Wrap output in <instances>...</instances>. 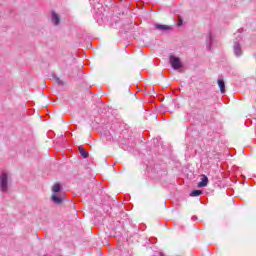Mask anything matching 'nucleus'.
I'll return each mask as SVG.
<instances>
[{
  "label": "nucleus",
  "instance_id": "obj_1",
  "mask_svg": "<svg viewBox=\"0 0 256 256\" xmlns=\"http://www.w3.org/2000/svg\"><path fill=\"white\" fill-rule=\"evenodd\" d=\"M52 191L54 193L52 195V201L56 203V205H61V203L65 201V196H57V193L61 191V184L59 183L54 184V186L52 187Z\"/></svg>",
  "mask_w": 256,
  "mask_h": 256
},
{
  "label": "nucleus",
  "instance_id": "obj_2",
  "mask_svg": "<svg viewBox=\"0 0 256 256\" xmlns=\"http://www.w3.org/2000/svg\"><path fill=\"white\" fill-rule=\"evenodd\" d=\"M7 172H2L0 175V191H2L3 193L7 192Z\"/></svg>",
  "mask_w": 256,
  "mask_h": 256
},
{
  "label": "nucleus",
  "instance_id": "obj_3",
  "mask_svg": "<svg viewBox=\"0 0 256 256\" xmlns=\"http://www.w3.org/2000/svg\"><path fill=\"white\" fill-rule=\"evenodd\" d=\"M170 64L176 71H179V69L183 68L181 60L175 56H170Z\"/></svg>",
  "mask_w": 256,
  "mask_h": 256
},
{
  "label": "nucleus",
  "instance_id": "obj_4",
  "mask_svg": "<svg viewBox=\"0 0 256 256\" xmlns=\"http://www.w3.org/2000/svg\"><path fill=\"white\" fill-rule=\"evenodd\" d=\"M234 53L237 57H241V55H243V50H241V45L239 42L234 44Z\"/></svg>",
  "mask_w": 256,
  "mask_h": 256
},
{
  "label": "nucleus",
  "instance_id": "obj_5",
  "mask_svg": "<svg viewBox=\"0 0 256 256\" xmlns=\"http://www.w3.org/2000/svg\"><path fill=\"white\" fill-rule=\"evenodd\" d=\"M208 183H209V178L203 175L201 182L198 183V187H207Z\"/></svg>",
  "mask_w": 256,
  "mask_h": 256
},
{
  "label": "nucleus",
  "instance_id": "obj_6",
  "mask_svg": "<svg viewBox=\"0 0 256 256\" xmlns=\"http://www.w3.org/2000/svg\"><path fill=\"white\" fill-rule=\"evenodd\" d=\"M78 151L84 159H87V157H89V152L85 151L83 147L79 146Z\"/></svg>",
  "mask_w": 256,
  "mask_h": 256
},
{
  "label": "nucleus",
  "instance_id": "obj_7",
  "mask_svg": "<svg viewBox=\"0 0 256 256\" xmlns=\"http://www.w3.org/2000/svg\"><path fill=\"white\" fill-rule=\"evenodd\" d=\"M155 28L158 29L159 31H169V29H171L170 26L161 25V24H156Z\"/></svg>",
  "mask_w": 256,
  "mask_h": 256
},
{
  "label": "nucleus",
  "instance_id": "obj_8",
  "mask_svg": "<svg viewBox=\"0 0 256 256\" xmlns=\"http://www.w3.org/2000/svg\"><path fill=\"white\" fill-rule=\"evenodd\" d=\"M52 21H53L54 25H59V23H60L59 16L55 12H52Z\"/></svg>",
  "mask_w": 256,
  "mask_h": 256
},
{
  "label": "nucleus",
  "instance_id": "obj_9",
  "mask_svg": "<svg viewBox=\"0 0 256 256\" xmlns=\"http://www.w3.org/2000/svg\"><path fill=\"white\" fill-rule=\"evenodd\" d=\"M218 85H219L221 93H225V81L219 79L218 80Z\"/></svg>",
  "mask_w": 256,
  "mask_h": 256
},
{
  "label": "nucleus",
  "instance_id": "obj_10",
  "mask_svg": "<svg viewBox=\"0 0 256 256\" xmlns=\"http://www.w3.org/2000/svg\"><path fill=\"white\" fill-rule=\"evenodd\" d=\"M199 195H203V191L201 190H194L190 193V197H199Z\"/></svg>",
  "mask_w": 256,
  "mask_h": 256
},
{
  "label": "nucleus",
  "instance_id": "obj_11",
  "mask_svg": "<svg viewBox=\"0 0 256 256\" xmlns=\"http://www.w3.org/2000/svg\"><path fill=\"white\" fill-rule=\"evenodd\" d=\"M183 25V20L179 18L178 27H181Z\"/></svg>",
  "mask_w": 256,
  "mask_h": 256
},
{
  "label": "nucleus",
  "instance_id": "obj_12",
  "mask_svg": "<svg viewBox=\"0 0 256 256\" xmlns=\"http://www.w3.org/2000/svg\"><path fill=\"white\" fill-rule=\"evenodd\" d=\"M57 82L59 83V85H61V80H59V78H57Z\"/></svg>",
  "mask_w": 256,
  "mask_h": 256
},
{
  "label": "nucleus",
  "instance_id": "obj_13",
  "mask_svg": "<svg viewBox=\"0 0 256 256\" xmlns=\"http://www.w3.org/2000/svg\"><path fill=\"white\" fill-rule=\"evenodd\" d=\"M211 39H212V38H211V34H210V41H211Z\"/></svg>",
  "mask_w": 256,
  "mask_h": 256
}]
</instances>
